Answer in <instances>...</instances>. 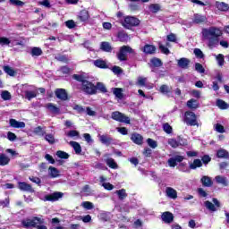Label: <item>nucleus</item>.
<instances>
[{
    "label": "nucleus",
    "mask_w": 229,
    "mask_h": 229,
    "mask_svg": "<svg viewBox=\"0 0 229 229\" xmlns=\"http://www.w3.org/2000/svg\"><path fill=\"white\" fill-rule=\"evenodd\" d=\"M202 40H207L208 47L209 49H214V47H217V46H222L225 49L228 48L229 44L226 40L219 41V37L223 36V30L216 26H211L209 28H204L201 30Z\"/></svg>",
    "instance_id": "obj_1"
},
{
    "label": "nucleus",
    "mask_w": 229,
    "mask_h": 229,
    "mask_svg": "<svg viewBox=\"0 0 229 229\" xmlns=\"http://www.w3.org/2000/svg\"><path fill=\"white\" fill-rule=\"evenodd\" d=\"M73 80H76V81H80L81 84V90L84 92V94H88L89 96H94V94H97V88L94 83L87 81L83 75L79 74H73L72 75Z\"/></svg>",
    "instance_id": "obj_2"
},
{
    "label": "nucleus",
    "mask_w": 229,
    "mask_h": 229,
    "mask_svg": "<svg viewBox=\"0 0 229 229\" xmlns=\"http://www.w3.org/2000/svg\"><path fill=\"white\" fill-rule=\"evenodd\" d=\"M128 53L130 55H133L135 51H133L132 48L129 46H123L117 54L118 60H120V62H126V60H128Z\"/></svg>",
    "instance_id": "obj_3"
},
{
    "label": "nucleus",
    "mask_w": 229,
    "mask_h": 229,
    "mask_svg": "<svg viewBox=\"0 0 229 229\" xmlns=\"http://www.w3.org/2000/svg\"><path fill=\"white\" fill-rule=\"evenodd\" d=\"M140 24V20L133 17V16H126L122 22L123 28L130 30V28H133L135 26H139Z\"/></svg>",
    "instance_id": "obj_4"
},
{
    "label": "nucleus",
    "mask_w": 229,
    "mask_h": 229,
    "mask_svg": "<svg viewBox=\"0 0 229 229\" xmlns=\"http://www.w3.org/2000/svg\"><path fill=\"white\" fill-rule=\"evenodd\" d=\"M184 123L188 124V126H198V118L194 112L187 111L184 114Z\"/></svg>",
    "instance_id": "obj_5"
},
{
    "label": "nucleus",
    "mask_w": 229,
    "mask_h": 229,
    "mask_svg": "<svg viewBox=\"0 0 229 229\" xmlns=\"http://www.w3.org/2000/svg\"><path fill=\"white\" fill-rule=\"evenodd\" d=\"M39 198L42 199V201H58V199L64 198V193L55 191L54 193L45 195L44 197L39 195Z\"/></svg>",
    "instance_id": "obj_6"
},
{
    "label": "nucleus",
    "mask_w": 229,
    "mask_h": 229,
    "mask_svg": "<svg viewBox=\"0 0 229 229\" xmlns=\"http://www.w3.org/2000/svg\"><path fill=\"white\" fill-rule=\"evenodd\" d=\"M112 119L118 121L119 123H125L126 124H130V117L124 115L119 111H115L112 114Z\"/></svg>",
    "instance_id": "obj_7"
},
{
    "label": "nucleus",
    "mask_w": 229,
    "mask_h": 229,
    "mask_svg": "<svg viewBox=\"0 0 229 229\" xmlns=\"http://www.w3.org/2000/svg\"><path fill=\"white\" fill-rule=\"evenodd\" d=\"M22 46V41H18L17 39H13V38H8L4 37H0V46Z\"/></svg>",
    "instance_id": "obj_8"
},
{
    "label": "nucleus",
    "mask_w": 229,
    "mask_h": 229,
    "mask_svg": "<svg viewBox=\"0 0 229 229\" xmlns=\"http://www.w3.org/2000/svg\"><path fill=\"white\" fill-rule=\"evenodd\" d=\"M213 203L208 200L204 202L206 208H208V210H210V212H216V210H217V208L221 207V203L217 199H213ZM216 207L217 208H216Z\"/></svg>",
    "instance_id": "obj_9"
},
{
    "label": "nucleus",
    "mask_w": 229,
    "mask_h": 229,
    "mask_svg": "<svg viewBox=\"0 0 229 229\" xmlns=\"http://www.w3.org/2000/svg\"><path fill=\"white\" fill-rule=\"evenodd\" d=\"M34 228L36 229H47V225H46V220L42 217H34Z\"/></svg>",
    "instance_id": "obj_10"
},
{
    "label": "nucleus",
    "mask_w": 229,
    "mask_h": 229,
    "mask_svg": "<svg viewBox=\"0 0 229 229\" xmlns=\"http://www.w3.org/2000/svg\"><path fill=\"white\" fill-rule=\"evenodd\" d=\"M183 156H175L168 159L169 167H176L178 163L183 162Z\"/></svg>",
    "instance_id": "obj_11"
},
{
    "label": "nucleus",
    "mask_w": 229,
    "mask_h": 229,
    "mask_svg": "<svg viewBox=\"0 0 229 229\" xmlns=\"http://www.w3.org/2000/svg\"><path fill=\"white\" fill-rule=\"evenodd\" d=\"M99 140L106 146H110L114 142V138L110 135H98Z\"/></svg>",
    "instance_id": "obj_12"
},
{
    "label": "nucleus",
    "mask_w": 229,
    "mask_h": 229,
    "mask_svg": "<svg viewBox=\"0 0 229 229\" xmlns=\"http://www.w3.org/2000/svg\"><path fill=\"white\" fill-rule=\"evenodd\" d=\"M161 219L162 221H164V223H166L169 225L171 224L172 221H174V216H173V213L166 211L162 214Z\"/></svg>",
    "instance_id": "obj_13"
},
{
    "label": "nucleus",
    "mask_w": 229,
    "mask_h": 229,
    "mask_svg": "<svg viewBox=\"0 0 229 229\" xmlns=\"http://www.w3.org/2000/svg\"><path fill=\"white\" fill-rule=\"evenodd\" d=\"M215 182L218 183V185H223V187H228V179L223 175H216L215 177Z\"/></svg>",
    "instance_id": "obj_14"
},
{
    "label": "nucleus",
    "mask_w": 229,
    "mask_h": 229,
    "mask_svg": "<svg viewBox=\"0 0 229 229\" xmlns=\"http://www.w3.org/2000/svg\"><path fill=\"white\" fill-rule=\"evenodd\" d=\"M21 225H22L23 228H27V229L34 228L35 217L23 219L21 221Z\"/></svg>",
    "instance_id": "obj_15"
},
{
    "label": "nucleus",
    "mask_w": 229,
    "mask_h": 229,
    "mask_svg": "<svg viewBox=\"0 0 229 229\" xmlns=\"http://www.w3.org/2000/svg\"><path fill=\"white\" fill-rule=\"evenodd\" d=\"M18 188L24 192H34L33 188L27 182H18Z\"/></svg>",
    "instance_id": "obj_16"
},
{
    "label": "nucleus",
    "mask_w": 229,
    "mask_h": 229,
    "mask_svg": "<svg viewBox=\"0 0 229 229\" xmlns=\"http://www.w3.org/2000/svg\"><path fill=\"white\" fill-rule=\"evenodd\" d=\"M165 193L171 199H176V198H178V192L172 187H166Z\"/></svg>",
    "instance_id": "obj_17"
},
{
    "label": "nucleus",
    "mask_w": 229,
    "mask_h": 229,
    "mask_svg": "<svg viewBox=\"0 0 229 229\" xmlns=\"http://www.w3.org/2000/svg\"><path fill=\"white\" fill-rule=\"evenodd\" d=\"M55 96L62 101H67V92L64 89H58L55 90Z\"/></svg>",
    "instance_id": "obj_18"
},
{
    "label": "nucleus",
    "mask_w": 229,
    "mask_h": 229,
    "mask_svg": "<svg viewBox=\"0 0 229 229\" xmlns=\"http://www.w3.org/2000/svg\"><path fill=\"white\" fill-rule=\"evenodd\" d=\"M9 123L12 128H26V123L24 122H19L13 118L9 120Z\"/></svg>",
    "instance_id": "obj_19"
},
{
    "label": "nucleus",
    "mask_w": 229,
    "mask_h": 229,
    "mask_svg": "<svg viewBox=\"0 0 229 229\" xmlns=\"http://www.w3.org/2000/svg\"><path fill=\"white\" fill-rule=\"evenodd\" d=\"M143 53L145 55H155V51H157V47L153 45H145L142 48Z\"/></svg>",
    "instance_id": "obj_20"
},
{
    "label": "nucleus",
    "mask_w": 229,
    "mask_h": 229,
    "mask_svg": "<svg viewBox=\"0 0 229 229\" xmlns=\"http://www.w3.org/2000/svg\"><path fill=\"white\" fill-rule=\"evenodd\" d=\"M93 65H95V67H98V69H108L106 61H105L103 59H97V60L93 61Z\"/></svg>",
    "instance_id": "obj_21"
},
{
    "label": "nucleus",
    "mask_w": 229,
    "mask_h": 229,
    "mask_svg": "<svg viewBox=\"0 0 229 229\" xmlns=\"http://www.w3.org/2000/svg\"><path fill=\"white\" fill-rule=\"evenodd\" d=\"M131 139L132 142H134V144H138V146H140L144 140V138L142 137V135L139 133H133Z\"/></svg>",
    "instance_id": "obj_22"
},
{
    "label": "nucleus",
    "mask_w": 229,
    "mask_h": 229,
    "mask_svg": "<svg viewBox=\"0 0 229 229\" xmlns=\"http://www.w3.org/2000/svg\"><path fill=\"white\" fill-rule=\"evenodd\" d=\"M89 17L90 15L89 14V11L87 10L81 11L78 15V19H80L81 22H87Z\"/></svg>",
    "instance_id": "obj_23"
},
{
    "label": "nucleus",
    "mask_w": 229,
    "mask_h": 229,
    "mask_svg": "<svg viewBox=\"0 0 229 229\" xmlns=\"http://www.w3.org/2000/svg\"><path fill=\"white\" fill-rule=\"evenodd\" d=\"M189 64H191V61L185 57L177 61V65L178 67H181V69H187V67H189Z\"/></svg>",
    "instance_id": "obj_24"
},
{
    "label": "nucleus",
    "mask_w": 229,
    "mask_h": 229,
    "mask_svg": "<svg viewBox=\"0 0 229 229\" xmlns=\"http://www.w3.org/2000/svg\"><path fill=\"white\" fill-rule=\"evenodd\" d=\"M207 21V16L201 15V14H194L193 15V22L195 24H201L202 22H205Z\"/></svg>",
    "instance_id": "obj_25"
},
{
    "label": "nucleus",
    "mask_w": 229,
    "mask_h": 229,
    "mask_svg": "<svg viewBox=\"0 0 229 229\" xmlns=\"http://www.w3.org/2000/svg\"><path fill=\"white\" fill-rule=\"evenodd\" d=\"M45 107L47 108V110L51 113V114H60V108H58L56 106H55V104L53 103H48L45 106Z\"/></svg>",
    "instance_id": "obj_26"
},
{
    "label": "nucleus",
    "mask_w": 229,
    "mask_h": 229,
    "mask_svg": "<svg viewBox=\"0 0 229 229\" xmlns=\"http://www.w3.org/2000/svg\"><path fill=\"white\" fill-rule=\"evenodd\" d=\"M216 7L220 12H228V9H229L228 4H226L225 2H216Z\"/></svg>",
    "instance_id": "obj_27"
},
{
    "label": "nucleus",
    "mask_w": 229,
    "mask_h": 229,
    "mask_svg": "<svg viewBox=\"0 0 229 229\" xmlns=\"http://www.w3.org/2000/svg\"><path fill=\"white\" fill-rule=\"evenodd\" d=\"M200 182L203 187H212V179L207 175L202 176Z\"/></svg>",
    "instance_id": "obj_28"
},
{
    "label": "nucleus",
    "mask_w": 229,
    "mask_h": 229,
    "mask_svg": "<svg viewBox=\"0 0 229 229\" xmlns=\"http://www.w3.org/2000/svg\"><path fill=\"white\" fill-rule=\"evenodd\" d=\"M187 106L191 110H196V108L199 107V102H198V100L196 99L191 98L187 102Z\"/></svg>",
    "instance_id": "obj_29"
},
{
    "label": "nucleus",
    "mask_w": 229,
    "mask_h": 229,
    "mask_svg": "<svg viewBox=\"0 0 229 229\" xmlns=\"http://www.w3.org/2000/svg\"><path fill=\"white\" fill-rule=\"evenodd\" d=\"M48 174L51 178H58V176H60V171L55 167L50 166L48 168Z\"/></svg>",
    "instance_id": "obj_30"
},
{
    "label": "nucleus",
    "mask_w": 229,
    "mask_h": 229,
    "mask_svg": "<svg viewBox=\"0 0 229 229\" xmlns=\"http://www.w3.org/2000/svg\"><path fill=\"white\" fill-rule=\"evenodd\" d=\"M114 193L117 194L118 199H120L121 201H123V199H126V198H128V193H126L125 189L118 190Z\"/></svg>",
    "instance_id": "obj_31"
},
{
    "label": "nucleus",
    "mask_w": 229,
    "mask_h": 229,
    "mask_svg": "<svg viewBox=\"0 0 229 229\" xmlns=\"http://www.w3.org/2000/svg\"><path fill=\"white\" fill-rule=\"evenodd\" d=\"M70 146H72V148H73L76 155H80V153H81V145H80V143H78L76 141H71Z\"/></svg>",
    "instance_id": "obj_32"
},
{
    "label": "nucleus",
    "mask_w": 229,
    "mask_h": 229,
    "mask_svg": "<svg viewBox=\"0 0 229 229\" xmlns=\"http://www.w3.org/2000/svg\"><path fill=\"white\" fill-rule=\"evenodd\" d=\"M10 164V157L5 154H0V165H8Z\"/></svg>",
    "instance_id": "obj_33"
},
{
    "label": "nucleus",
    "mask_w": 229,
    "mask_h": 229,
    "mask_svg": "<svg viewBox=\"0 0 229 229\" xmlns=\"http://www.w3.org/2000/svg\"><path fill=\"white\" fill-rule=\"evenodd\" d=\"M150 67H162V60L154 57L150 60Z\"/></svg>",
    "instance_id": "obj_34"
},
{
    "label": "nucleus",
    "mask_w": 229,
    "mask_h": 229,
    "mask_svg": "<svg viewBox=\"0 0 229 229\" xmlns=\"http://www.w3.org/2000/svg\"><path fill=\"white\" fill-rule=\"evenodd\" d=\"M33 131L36 133V135H38V137H44L46 135V129L42 128L41 126L34 128Z\"/></svg>",
    "instance_id": "obj_35"
},
{
    "label": "nucleus",
    "mask_w": 229,
    "mask_h": 229,
    "mask_svg": "<svg viewBox=\"0 0 229 229\" xmlns=\"http://www.w3.org/2000/svg\"><path fill=\"white\" fill-rule=\"evenodd\" d=\"M106 164L111 169H117V163H115V160H114L112 157L106 159Z\"/></svg>",
    "instance_id": "obj_36"
},
{
    "label": "nucleus",
    "mask_w": 229,
    "mask_h": 229,
    "mask_svg": "<svg viewBox=\"0 0 229 229\" xmlns=\"http://www.w3.org/2000/svg\"><path fill=\"white\" fill-rule=\"evenodd\" d=\"M123 90L121 88L113 89V93L115 96V98H117L118 99H123Z\"/></svg>",
    "instance_id": "obj_37"
},
{
    "label": "nucleus",
    "mask_w": 229,
    "mask_h": 229,
    "mask_svg": "<svg viewBox=\"0 0 229 229\" xmlns=\"http://www.w3.org/2000/svg\"><path fill=\"white\" fill-rule=\"evenodd\" d=\"M201 165H203V163L199 159H195L192 163H190V169H198Z\"/></svg>",
    "instance_id": "obj_38"
},
{
    "label": "nucleus",
    "mask_w": 229,
    "mask_h": 229,
    "mask_svg": "<svg viewBox=\"0 0 229 229\" xmlns=\"http://www.w3.org/2000/svg\"><path fill=\"white\" fill-rule=\"evenodd\" d=\"M100 49H102V51H106V53H110V51H112V47L108 42H102Z\"/></svg>",
    "instance_id": "obj_39"
},
{
    "label": "nucleus",
    "mask_w": 229,
    "mask_h": 229,
    "mask_svg": "<svg viewBox=\"0 0 229 229\" xmlns=\"http://www.w3.org/2000/svg\"><path fill=\"white\" fill-rule=\"evenodd\" d=\"M45 140L48 142L49 144H55L56 142V140L55 139V134L49 133V134H45Z\"/></svg>",
    "instance_id": "obj_40"
},
{
    "label": "nucleus",
    "mask_w": 229,
    "mask_h": 229,
    "mask_svg": "<svg viewBox=\"0 0 229 229\" xmlns=\"http://www.w3.org/2000/svg\"><path fill=\"white\" fill-rule=\"evenodd\" d=\"M117 38L120 42H126L128 40V34H126L124 31H120L117 34Z\"/></svg>",
    "instance_id": "obj_41"
},
{
    "label": "nucleus",
    "mask_w": 229,
    "mask_h": 229,
    "mask_svg": "<svg viewBox=\"0 0 229 229\" xmlns=\"http://www.w3.org/2000/svg\"><path fill=\"white\" fill-rule=\"evenodd\" d=\"M216 106H218V108H220L221 110H226V108H228V104H226V102H225L224 100L217 99Z\"/></svg>",
    "instance_id": "obj_42"
},
{
    "label": "nucleus",
    "mask_w": 229,
    "mask_h": 229,
    "mask_svg": "<svg viewBox=\"0 0 229 229\" xmlns=\"http://www.w3.org/2000/svg\"><path fill=\"white\" fill-rule=\"evenodd\" d=\"M1 98L4 101H10V99H12V94H10L8 90H4L1 93Z\"/></svg>",
    "instance_id": "obj_43"
},
{
    "label": "nucleus",
    "mask_w": 229,
    "mask_h": 229,
    "mask_svg": "<svg viewBox=\"0 0 229 229\" xmlns=\"http://www.w3.org/2000/svg\"><path fill=\"white\" fill-rule=\"evenodd\" d=\"M148 9L152 13H157L160 11V5L158 4H152L149 5Z\"/></svg>",
    "instance_id": "obj_44"
},
{
    "label": "nucleus",
    "mask_w": 229,
    "mask_h": 229,
    "mask_svg": "<svg viewBox=\"0 0 229 229\" xmlns=\"http://www.w3.org/2000/svg\"><path fill=\"white\" fill-rule=\"evenodd\" d=\"M218 158H228V151H226L225 149H219L216 153Z\"/></svg>",
    "instance_id": "obj_45"
},
{
    "label": "nucleus",
    "mask_w": 229,
    "mask_h": 229,
    "mask_svg": "<svg viewBox=\"0 0 229 229\" xmlns=\"http://www.w3.org/2000/svg\"><path fill=\"white\" fill-rule=\"evenodd\" d=\"M25 98L29 99V101H31V99L37 98V91H26Z\"/></svg>",
    "instance_id": "obj_46"
},
{
    "label": "nucleus",
    "mask_w": 229,
    "mask_h": 229,
    "mask_svg": "<svg viewBox=\"0 0 229 229\" xmlns=\"http://www.w3.org/2000/svg\"><path fill=\"white\" fill-rule=\"evenodd\" d=\"M81 207L86 208V210H92V208H94V204L90 201H84L81 203Z\"/></svg>",
    "instance_id": "obj_47"
},
{
    "label": "nucleus",
    "mask_w": 229,
    "mask_h": 229,
    "mask_svg": "<svg viewBox=\"0 0 229 229\" xmlns=\"http://www.w3.org/2000/svg\"><path fill=\"white\" fill-rule=\"evenodd\" d=\"M40 55H42V49L40 47H33L31 49L32 56H40Z\"/></svg>",
    "instance_id": "obj_48"
},
{
    "label": "nucleus",
    "mask_w": 229,
    "mask_h": 229,
    "mask_svg": "<svg viewBox=\"0 0 229 229\" xmlns=\"http://www.w3.org/2000/svg\"><path fill=\"white\" fill-rule=\"evenodd\" d=\"M168 144H169V146H171V148H178V138H176V139H174V138L169 139L168 140Z\"/></svg>",
    "instance_id": "obj_49"
},
{
    "label": "nucleus",
    "mask_w": 229,
    "mask_h": 229,
    "mask_svg": "<svg viewBox=\"0 0 229 229\" xmlns=\"http://www.w3.org/2000/svg\"><path fill=\"white\" fill-rule=\"evenodd\" d=\"M163 130L167 134L173 133V127L169 123H165L163 124Z\"/></svg>",
    "instance_id": "obj_50"
},
{
    "label": "nucleus",
    "mask_w": 229,
    "mask_h": 229,
    "mask_svg": "<svg viewBox=\"0 0 229 229\" xmlns=\"http://www.w3.org/2000/svg\"><path fill=\"white\" fill-rule=\"evenodd\" d=\"M56 156L58 157V158H63L64 160H67V158H69V155L62 150H58L56 152Z\"/></svg>",
    "instance_id": "obj_51"
},
{
    "label": "nucleus",
    "mask_w": 229,
    "mask_h": 229,
    "mask_svg": "<svg viewBox=\"0 0 229 229\" xmlns=\"http://www.w3.org/2000/svg\"><path fill=\"white\" fill-rule=\"evenodd\" d=\"M4 71L9 76H15V71H13V69H12L10 66H4Z\"/></svg>",
    "instance_id": "obj_52"
},
{
    "label": "nucleus",
    "mask_w": 229,
    "mask_h": 229,
    "mask_svg": "<svg viewBox=\"0 0 229 229\" xmlns=\"http://www.w3.org/2000/svg\"><path fill=\"white\" fill-rule=\"evenodd\" d=\"M96 89H97V90H99L100 92H103V93L106 92V87L102 82L97 83Z\"/></svg>",
    "instance_id": "obj_53"
},
{
    "label": "nucleus",
    "mask_w": 229,
    "mask_h": 229,
    "mask_svg": "<svg viewBox=\"0 0 229 229\" xmlns=\"http://www.w3.org/2000/svg\"><path fill=\"white\" fill-rule=\"evenodd\" d=\"M177 144H178V148H180V146H187L188 142H187V140L182 137H177Z\"/></svg>",
    "instance_id": "obj_54"
},
{
    "label": "nucleus",
    "mask_w": 229,
    "mask_h": 229,
    "mask_svg": "<svg viewBox=\"0 0 229 229\" xmlns=\"http://www.w3.org/2000/svg\"><path fill=\"white\" fill-rule=\"evenodd\" d=\"M195 70L200 74H203V72H205V68H203V65H201V64L199 63L195 64Z\"/></svg>",
    "instance_id": "obj_55"
},
{
    "label": "nucleus",
    "mask_w": 229,
    "mask_h": 229,
    "mask_svg": "<svg viewBox=\"0 0 229 229\" xmlns=\"http://www.w3.org/2000/svg\"><path fill=\"white\" fill-rule=\"evenodd\" d=\"M216 60L218 62V65H225V55H223V54H219L218 55H216Z\"/></svg>",
    "instance_id": "obj_56"
},
{
    "label": "nucleus",
    "mask_w": 229,
    "mask_h": 229,
    "mask_svg": "<svg viewBox=\"0 0 229 229\" xmlns=\"http://www.w3.org/2000/svg\"><path fill=\"white\" fill-rule=\"evenodd\" d=\"M148 145L149 146V148H152V149H155V148H157V144L155 141V140L148 138L147 140Z\"/></svg>",
    "instance_id": "obj_57"
},
{
    "label": "nucleus",
    "mask_w": 229,
    "mask_h": 229,
    "mask_svg": "<svg viewBox=\"0 0 229 229\" xmlns=\"http://www.w3.org/2000/svg\"><path fill=\"white\" fill-rule=\"evenodd\" d=\"M40 6H45V8H51V2L49 0H42L38 2Z\"/></svg>",
    "instance_id": "obj_58"
},
{
    "label": "nucleus",
    "mask_w": 229,
    "mask_h": 229,
    "mask_svg": "<svg viewBox=\"0 0 229 229\" xmlns=\"http://www.w3.org/2000/svg\"><path fill=\"white\" fill-rule=\"evenodd\" d=\"M193 53L197 58H203L205 56V55H203V51L199 48H195Z\"/></svg>",
    "instance_id": "obj_59"
},
{
    "label": "nucleus",
    "mask_w": 229,
    "mask_h": 229,
    "mask_svg": "<svg viewBox=\"0 0 229 229\" xmlns=\"http://www.w3.org/2000/svg\"><path fill=\"white\" fill-rule=\"evenodd\" d=\"M66 28H69V30H72V28H76V23L72 20H69L65 21Z\"/></svg>",
    "instance_id": "obj_60"
},
{
    "label": "nucleus",
    "mask_w": 229,
    "mask_h": 229,
    "mask_svg": "<svg viewBox=\"0 0 229 229\" xmlns=\"http://www.w3.org/2000/svg\"><path fill=\"white\" fill-rule=\"evenodd\" d=\"M166 40H167L168 42H174V43L178 42V41H177V38H176V35H175V34H173V33L169 34V35L166 37Z\"/></svg>",
    "instance_id": "obj_61"
},
{
    "label": "nucleus",
    "mask_w": 229,
    "mask_h": 229,
    "mask_svg": "<svg viewBox=\"0 0 229 229\" xmlns=\"http://www.w3.org/2000/svg\"><path fill=\"white\" fill-rule=\"evenodd\" d=\"M102 187H104L106 191H114V185L110 182H103Z\"/></svg>",
    "instance_id": "obj_62"
},
{
    "label": "nucleus",
    "mask_w": 229,
    "mask_h": 229,
    "mask_svg": "<svg viewBox=\"0 0 229 229\" xmlns=\"http://www.w3.org/2000/svg\"><path fill=\"white\" fill-rule=\"evenodd\" d=\"M159 92H161V94H168L169 92V86L167 85H162L159 88Z\"/></svg>",
    "instance_id": "obj_63"
},
{
    "label": "nucleus",
    "mask_w": 229,
    "mask_h": 229,
    "mask_svg": "<svg viewBox=\"0 0 229 229\" xmlns=\"http://www.w3.org/2000/svg\"><path fill=\"white\" fill-rule=\"evenodd\" d=\"M216 131L218 133H225V127L221 125L220 123H216L215 125Z\"/></svg>",
    "instance_id": "obj_64"
}]
</instances>
